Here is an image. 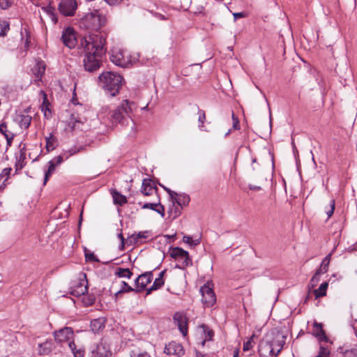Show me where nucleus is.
<instances>
[{"mask_svg":"<svg viewBox=\"0 0 357 357\" xmlns=\"http://www.w3.org/2000/svg\"><path fill=\"white\" fill-rule=\"evenodd\" d=\"M106 23V17L99 10H93L86 13L80 19V26L86 29L99 30Z\"/></svg>","mask_w":357,"mask_h":357,"instance_id":"20e7f679","label":"nucleus"},{"mask_svg":"<svg viewBox=\"0 0 357 357\" xmlns=\"http://www.w3.org/2000/svg\"><path fill=\"white\" fill-rule=\"evenodd\" d=\"M110 192L112 196L113 202H114V204L123 206L127 203V198L126 197V196L121 195L116 190L112 189L110 190Z\"/></svg>","mask_w":357,"mask_h":357,"instance_id":"aec40b11","label":"nucleus"},{"mask_svg":"<svg viewBox=\"0 0 357 357\" xmlns=\"http://www.w3.org/2000/svg\"><path fill=\"white\" fill-rule=\"evenodd\" d=\"M159 204L158 207H155V211L159 213L162 218L165 217V207L163 205L160 204V202H158Z\"/></svg>","mask_w":357,"mask_h":357,"instance_id":"8fccbe9b","label":"nucleus"},{"mask_svg":"<svg viewBox=\"0 0 357 357\" xmlns=\"http://www.w3.org/2000/svg\"><path fill=\"white\" fill-rule=\"evenodd\" d=\"M68 344L69 348L72 351V352H73V351L76 349V345H75L74 341H71V340L68 341Z\"/></svg>","mask_w":357,"mask_h":357,"instance_id":"13d9d810","label":"nucleus"},{"mask_svg":"<svg viewBox=\"0 0 357 357\" xmlns=\"http://www.w3.org/2000/svg\"><path fill=\"white\" fill-rule=\"evenodd\" d=\"M73 335V331L70 327H65L54 332V339L57 342L63 343L68 342Z\"/></svg>","mask_w":357,"mask_h":357,"instance_id":"2eb2a0df","label":"nucleus"},{"mask_svg":"<svg viewBox=\"0 0 357 357\" xmlns=\"http://www.w3.org/2000/svg\"><path fill=\"white\" fill-rule=\"evenodd\" d=\"M125 247V241H121V244L119 245V249L123 250Z\"/></svg>","mask_w":357,"mask_h":357,"instance_id":"0e129e2a","label":"nucleus"},{"mask_svg":"<svg viewBox=\"0 0 357 357\" xmlns=\"http://www.w3.org/2000/svg\"><path fill=\"white\" fill-rule=\"evenodd\" d=\"M26 158L25 153L21 150L20 154L17 159V162L15 163L16 170L22 169L25 165L24 160Z\"/></svg>","mask_w":357,"mask_h":357,"instance_id":"c756f323","label":"nucleus"},{"mask_svg":"<svg viewBox=\"0 0 357 357\" xmlns=\"http://www.w3.org/2000/svg\"><path fill=\"white\" fill-rule=\"evenodd\" d=\"M109 5H116L121 3L123 0H105Z\"/></svg>","mask_w":357,"mask_h":357,"instance_id":"052dcab7","label":"nucleus"},{"mask_svg":"<svg viewBox=\"0 0 357 357\" xmlns=\"http://www.w3.org/2000/svg\"><path fill=\"white\" fill-rule=\"evenodd\" d=\"M233 357H238V351H236Z\"/></svg>","mask_w":357,"mask_h":357,"instance_id":"338daca9","label":"nucleus"},{"mask_svg":"<svg viewBox=\"0 0 357 357\" xmlns=\"http://www.w3.org/2000/svg\"><path fill=\"white\" fill-rule=\"evenodd\" d=\"M105 320L103 318H98L91 321V328L94 333H98L105 328Z\"/></svg>","mask_w":357,"mask_h":357,"instance_id":"4be33fe9","label":"nucleus"},{"mask_svg":"<svg viewBox=\"0 0 357 357\" xmlns=\"http://www.w3.org/2000/svg\"><path fill=\"white\" fill-rule=\"evenodd\" d=\"M133 291H135V289L132 288L127 282L123 281L122 289L119 290L117 294H120L122 292H130Z\"/></svg>","mask_w":357,"mask_h":357,"instance_id":"ea45409f","label":"nucleus"},{"mask_svg":"<svg viewBox=\"0 0 357 357\" xmlns=\"http://www.w3.org/2000/svg\"><path fill=\"white\" fill-rule=\"evenodd\" d=\"M202 301L206 307H212L216 302L215 294L208 284H204L200 289Z\"/></svg>","mask_w":357,"mask_h":357,"instance_id":"6e6552de","label":"nucleus"},{"mask_svg":"<svg viewBox=\"0 0 357 357\" xmlns=\"http://www.w3.org/2000/svg\"><path fill=\"white\" fill-rule=\"evenodd\" d=\"M45 10L46 12L50 15L52 20L53 21L54 23H56L57 22V18L56 17V15L54 13V8L53 7H51V6H48L45 8Z\"/></svg>","mask_w":357,"mask_h":357,"instance_id":"a19ab883","label":"nucleus"},{"mask_svg":"<svg viewBox=\"0 0 357 357\" xmlns=\"http://www.w3.org/2000/svg\"><path fill=\"white\" fill-rule=\"evenodd\" d=\"M111 61L116 66L123 67L125 66L126 62L123 59V56L121 52H119L116 53L113 52L111 55Z\"/></svg>","mask_w":357,"mask_h":357,"instance_id":"5701e85b","label":"nucleus"},{"mask_svg":"<svg viewBox=\"0 0 357 357\" xmlns=\"http://www.w3.org/2000/svg\"><path fill=\"white\" fill-rule=\"evenodd\" d=\"M100 84L105 93L114 97L116 96L122 86L123 77L112 72H105L99 76Z\"/></svg>","mask_w":357,"mask_h":357,"instance_id":"7ed1b4c3","label":"nucleus"},{"mask_svg":"<svg viewBox=\"0 0 357 357\" xmlns=\"http://www.w3.org/2000/svg\"><path fill=\"white\" fill-rule=\"evenodd\" d=\"M328 287V284L327 282H324L322 284H321L318 289L314 290L315 298H317L319 297L325 296L326 294V290Z\"/></svg>","mask_w":357,"mask_h":357,"instance_id":"a878e982","label":"nucleus"},{"mask_svg":"<svg viewBox=\"0 0 357 357\" xmlns=\"http://www.w3.org/2000/svg\"><path fill=\"white\" fill-rule=\"evenodd\" d=\"M153 280V273L151 271L146 272L139 275L135 281V291L140 292L144 290L146 286L151 283Z\"/></svg>","mask_w":357,"mask_h":357,"instance_id":"9d476101","label":"nucleus"},{"mask_svg":"<svg viewBox=\"0 0 357 357\" xmlns=\"http://www.w3.org/2000/svg\"><path fill=\"white\" fill-rule=\"evenodd\" d=\"M48 164V169L45 173L44 185L46 184L47 181L49 179V177L54 173L56 169L55 161H50Z\"/></svg>","mask_w":357,"mask_h":357,"instance_id":"bb28decb","label":"nucleus"},{"mask_svg":"<svg viewBox=\"0 0 357 357\" xmlns=\"http://www.w3.org/2000/svg\"><path fill=\"white\" fill-rule=\"evenodd\" d=\"M202 328L204 329V333L205 335V340L203 341L202 344H204L206 340H211L213 337V331L211 329H209L206 326H202Z\"/></svg>","mask_w":357,"mask_h":357,"instance_id":"473e14b6","label":"nucleus"},{"mask_svg":"<svg viewBox=\"0 0 357 357\" xmlns=\"http://www.w3.org/2000/svg\"><path fill=\"white\" fill-rule=\"evenodd\" d=\"M12 4V0H0V9H7Z\"/></svg>","mask_w":357,"mask_h":357,"instance_id":"c03bdc74","label":"nucleus"},{"mask_svg":"<svg viewBox=\"0 0 357 357\" xmlns=\"http://www.w3.org/2000/svg\"><path fill=\"white\" fill-rule=\"evenodd\" d=\"M164 351L168 355H175L178 357L182 356L185 353L182 345L175 342L167 344Z\"/></svg>","mask_w":357,"mask_h":357,"instance_id":"dca6fc26","label":"nucleus"},{"mask_svg":"<svg viewBox=\"0 0 357 357\" xmlns=\"http://www.w3.org/2000/svg\"><path fill=\"white\" fill-rule=\"evenodd\" d=\"M61 39L63 43L70 49L75 47L77 45L75 33L72 28L68 27L63 30Z\"/></svg>","mask_w":357,"mask_h":357,"instance_id":"9b49d317","label":"nucleus"},{"mask_svg":"<svg viewBox=\"0 0 357 357\" xmlns=\"http://www.w3.org/2000/svg\"><path fill=\"white\" fill-rule=\"evenodd\" d=\"M173 319L182 335L186 336L188 333V318L186 315L182 312H176L174 314Z\"/></svg>","mask_w":357,"mask_h":357,"instance_id":"f8f14e48","label":"nucleus"},{"mask_svg":"<svg viewBox=\"0 0 357 357\" xmlns=\"http://www.w3.org/2000/svg\"><path fill=\"white\" fill-rule=\"evenodd\" d=\"M161 186H162V188H164V189H165V190L169 193V196H170V197H171V199H174V197L176 195H177V193H176V192H175L174 191H172V190H171L170 189H169V188H166V187H165V186H163V185H161Z\"/></svg>","mask_w":357,"mask_h":357,"instance_id":"5fc2aeb1","label":"nucleus"},{"mask_svg":"<svg viewBox=\"0 0 357 357\" xmlns=\"http://www.w3.org/2000/svg\"><path fill=\"white\" fill-rule=\"evenodd\" d=\"M136 108V104L134 102L123 100L121 105L114 110L112 117L115 121L123 124L124 121L131 117V114Z\"/></svg>","mask_w":357,"mask_h":357,"instance_id":"39448f33","label":"nucleus"},{"mask_svg":"<svg viewBox=\"0 0 357 357\" xmlns=\"http://www.w3.org/2000/svg\"><path fill=\"white\" fill-rule=\"evenodd\" d=\"M183 241L185 243L190 245L195 246V245L199 244L200 239L199 238L192 239V238L190 236H184L183 237Z\"/></svg>","mask_w":357,"mask_h":357,"instance_id":"f704fd0d","label":"nucleus"},{"mask_svg":"<svg viewBox=\"0 0 357 357\" xmlns=\"http://www.w3.org/2000/svg\"><path fill=\"white\" fill-rule=\"evenodd\" d=\"M105 38L100 33H91L81 40L85 56L84 66L86 71L93 72L100 68V58L106 52Z\"/></svg>","mask_w":357,"mask_h":357,"instance_id":"f257e3e1","label":"nucleus"},{"mask_svg":"<svg viewBox=\"0 0 357 357\" xmlns=\"http://www.w3.org/2000/svg\"><path fill=\"white\" fill-rule=\"evenodd\" d=\"M10 171H11V168H5L3 169L1 174L0 176H6L7 177H8L10 173Z\"/></svg>","mask_w":357,"mask_h":357,"instance_id":"4d7b16f0","label":"nucleus"},{"mask_svg":"<svg viewBox=\"0 0 357 357\" xmlns=\"http://www.w3.org/2000/svg\"><path fill=\"white\" fill-rule=\"evenodd\" d=\"M55 139L52 135L49 137H46V149L48 151L54 149Z\"/></svg>","mask_w":357,"mask_h":357,"instance_id":"72a5a7b5","label":"nucleus"},{"mask_svg":"<svg viewBox=\"0 0 357 357\" xmlns=\"http://www.w3.org/2000/svg\"><path fill=\"white\" fill-rule=\"evenodd\" d=\"M82 278H79V282L72 288L71 294L75 296H80L85 294L88 291L87 280L85 273H82Z\"/></svg>","mask_w":357,"mask_h":357,"instance_id":"4468645a","label":"nucleus"},{"mask_svg":"<svg viewBox=\"0 0 357 357\" xmlns=\"http://www.w3.org/2000/svg\"><path fill=\"white\" fill-rule=\"evenodd\" d=\"M47 344V343L44 344H40V347L42 348V349H40L39 351L40 354L46 355L50 352L51 349L45 347Z\"/></svg>","mask_w":357,"mask_h":357,"instance_id":"de8ad7c7","label":"nucleus"},{"mask_svg":"<svg viewBox=\"0 0 357 357\" xmlns=\"http://www.w3.org/2000/svg\"><path fill=\"white\" fill-rule=\"evenodd\" d=\"M253 337H254V335L248 341H246L243 343V350L244 351H248L252 349V341Z\"/></svg>","mask_w":357,"mask_h":357,"instance_id":"37998d69","label":"nucleus"},{"mask_svg":"<svg viewBox=\"0 0 357 357\" xmlns=\"http://www.w3.org/2000/svg\"><path fill=\"white\" fill-rule=\"evenodd\" d=\"M322 271H321V268H319V270L317 271V272L315 273V274L313 275V277L311 278L310 281V284L311 285L312 287H314V286H316L317 284V283L319 282V276L322 273Z\"/></svg>","mask_w":357,"mask_h":357,"instance_id":"2f4dec72","label":"nucleus"},{"mask_svg":"<svg viewBox=\"0 0 357 357\" xmlns=\"http://www.w3.org/2000/svg\"><path fill=\"white\" fill-rule=\"evenodd\" d=\"M255 163H257V159L255 158L252 160V168L253 171H257L259 168L257 165H255Z\"/></svg>","mask_w":357,"mask_h":357,"instance_id":"680f3d73","label":"nucleus"},{"mask_svg":"<svg viewBox=\"0 0 357 357\" xmlns=\"http://www.w3.org/2000/svg\"><path fill=\"white\" fill-rule=\"evenodd\" d=\"M312 334L317 338L319 342H328V339L323 329V326L321 323L314 321L313 324V328Z\"/></svg>","mask_w":357,"mask_h":357,"instance_id":"f3484780","label":"nucleus"},{"mask_svg":"<svg viewBox=\"0 0 357 357\" xmlns=\"http://www.w3.org/2000/svg\"><path fill=\"white\" fill-rule=\"evenodd\" d=\"M92 355L93 357H110L112 351L108 342L105 340H102L96 350L92 351Z\"/></svg>","mask_w":357,"mask_h":357,"instance_id":"ddd939ff","label":"nucleus"},{"mask_svg":"<svg viewBox=\"0 0 357 357\" xmlns=\"http://www.w3.org/2000/svg\"><path fill=\"white\" fill-rule=\"evenodd\" d=\"M170 256L175 260L178 261L179 264L176 265L178 268H185L187 266L192 265V260L190 258L188 252L183 249L176 247L169 250Z\"/></svg>","mask_w":357,"mask_h":357,"instance_id":"0eeeda50","label":"nucleus"},{"mask_svg":"<svg viewBox=\"0 0 357 357\" xmlns=\"http://www.w3.org/2000/svg\"><path fill=\"white\" fill-rule=\"evenodd\" d=\"M45 64L43 61H39L37 63L36 66L34 68V74L36 77L38 79H41L42 76L45 73Z\"/></svg>","mask_w":357,"mask_h":357,"instance_id":"393cba45","label":"nucleus"},{"mask_svg":"<svg viewBox=\"0 0 357 357\" xmlns=\"http://www.w3.org/2000/svg\"><path fill=\"white\" fill-rule=\"evenodd\" d=\"M75 357H84V350L82 348L75 349L73 352Z\"/></svg>","mask_w":357,"mask_h":357,"instance_id":"09e8293b","label":"nucleus"},{"mask_svg":"<svg viewBox=\"0 0 357 357\" xmlns=\"http://www.w3.org/2000/svg\"><path fill=\"white\" fill-rule=\"evenodd\" d=\"M230 132H231V130H229V131L227 132V133L225 134V136H227L230 133Z\"/></svg>","mask_w":357,"mask_h":357,"instance_id":"774afa93","label":"nucleus"},{"mask_svg":"<svg viewBox=\"0 0 357 357\" xmlns=\"http://www.w3.org/2000/svg\"><path fill=\"white\" fill-rule=\"evenodd\" d=\"M82 149H84V147L82 146H79V147L75 146L73 148H71L69 149L67 152L68 153V155L66 156V158H68L70 155H73L77 153H79Z\"/></svg>","mask_w":357,"mask_h":357,"instance_id":"79ce46f5","label":"nucleus"},{"mask_svg":"<svg viewBox=\"0 0 357 357\" xmlns=\"http://www.w3.org/2000/svg\"><path fill=\"white\" fill-rule=\"evenodd\" d=\"M172 200V206L168 211L169 216L176 218L181 214V211L183 206H187L190 202L189 195L182 193L176 195Z\"/></svg>","mask_w":357,"mask_h":357,"instance_id":"423d86ee","label":"nucleus"},{"mask_svg":"<svg viewBox=\"0 0 357 357\" xmlns=\"http://www.w3.org/2000/svg\"><path fill=\"white\" fill-rule=\"evenodd\" d=\"M287 335L279 331H273L266 335L265 340L259 345L260 356L269 354L272 357L276 356L285 344Z\"/></svg>","mask_w":357,"mask_h":357,"instance_id":"f03ea898","label":"nucleus"},{"mask_svg":"<svg viewBox=\"0 0 357 357\" xmlns=\"http://www.w3.org/2000/svg\"><path fill=\"white\" fill-rule=\"evenodd\" d=\"M9 30V24L6 21L0 22V36H6V33Z\"/></svg>","mask_w":357,"mask_h":357,"instance_id":"c9c22d12","label":"nucleus"},{"mask_svg":"<svg viewBox=\"0 0 357 357\" xmlns=\"http://www.w3.org/2000/svg\"><path fill=\"white\" fill-rule=\"evenodd\" d=\"M248 188L250 190H254V191H259L261 190L260 186L254 185H251V184L248 185Z\"/></svg>","mask_w":357,"mask_h":357,"instance_id":"bf43d9fd","label":"nucleus"},{"mask_svg":"<svg viewBox=\"0 0 357 357\" xmlns=\"http://www.w3.org/2000/svg\"><path fill=\"white\" fill-rule=\"evenodd\" d=\"M77 3L75 0H61L59 4V12L65 16H73L75 13Z\"/></svg>","mask_w":357,"mask_h":357,"instance_id":"1a4fd4ad","label":"nucleus"},{"mask_svg":"<svg viewBox=\"0 0 357 357\" xmlns=\"http://www.w3.org/2000/svg\"><path fill=\"white\" fill-rule=\"evenodd\" d=\"M335 199H331L330 203H329V208L328 210H326V213L327 214L328 218H330L333 215V214L334 213V210H335Z\"/></svg>","mask_w":357,"mask_h":357,"instance_id":"4c0bfd02","label":"nucleus"},{"mask_svg":"<svg viewBox=\"0 0 357 357\" xmlns=\"http://www.w3.org/2000/svg\"><path fill=\"white\" fill-rule=\"evenodd\" d=\"M245 13L243 12L233 13V16L235 20H236L238 18L245 17Z\"/></svg>","mask_w":357,"mask_h":357,"instance_id":"6e6d98bb","label":"nucleus"},{"mask_svg":"<svg viewBox=\"0 0 357 357\" xmlns=\"http://www.w3.org/2000/svg\"><path fill=\"white\" fill-rule=\"evenodd\" d=\"M63 156L62 155H58L55 158H54L52 160H51L50 161H55V165H59L60 164L62 163L63 162Z\"/></svg>","mask_w":357,"mask_h":357,"instance_id":"864d4df0","label":"nucleus"},{"mask_svg":"<svg viewBox=\"0 0 357 357\" xmlns=\"http://www.w3.org/2000/svg\"><path fill=\"white\" fill-rule=\"evenodd\" d=\"M164 284V280L160 278H156L153 284L149 289H147V294H149L151 291L157 290L161 288Z\"/></svg>","mask_w":357,"mask_h":357,"instance_id":"cd10ccee","label":"nucleus"},{"mask_svg":"<svg viewBox=\"0 0 357 357\" xmlns=\"http://www.w3.org/2000/svg\"><path fill=\"white\" fill-rule=\"evenodd\" d=\"M116 275L119 278H127L129 279L132 275V273L128 268H118Z\"/></svg>","mask_w":357,"mask_h":357,"instance_id":"c85d7f7f","label":"nucleus"},{"mask_svg":"<svg viewBox=\"0 0 357 357\" xmlns=\"http://www.w3.org/2000/svg\"><path fill=\"white\" fill-rule=\"evenodd\" d=\"M0 133L2 134L6 139L7 150L8 147H10L12 144L15 134H13L8 129V126L6 123H2L0 124Z\"/></svg>","mask_w":357,"mask_h":357,"instance_id":"a211bd4d","label":"nucleus"},{"mask_svg":"<svg viewBox=\"0 0 357 357\" xmlns=\"http://www.w3.org/2000/svg\"><path fill=\"white\" fill-rule=\"evenodd\" d=\"M141 192L145 196L151 195L153 192H156V188L153 186L151 179L144 178L143 180Z\"/></svg>","mask_w":357,"mask_h":357,"instance_id":"6ab92c4d","label":"nucleus"},{"mask_svg":"<svg viewBox=\"0 0 357 357\" xmlns=\"http://www.w3.org/2000/svg\"><path fill=\"white\" fill-rule=\"evenodd\" d=\"M84 255L86 261H99V259L95 256V255L88 250L86 248H84Z\"/></svg>","mask_w":357,"mask_h":357,"instance_id":"7c9ffc66","label":"nucleus"},{"mask_svg":"<svg viewBox=\"0 0 357 357\" xmlns=\"http://www.w3.org/2000/svg\"><path fill=\"white\" fill-rule=\"evenodd\" d=\"M165 271L160 272L158 278L163 279V275L165 274Z\"/></svg>","mask_w":357,"mask_h":357,"instance_id":"69168bd1","label":"nucleus"},{"mask_svg":"<svg viewBox=\"0 0 357 357\" xmlns=\"http://www.w3.org/2000/svg\"><path fill=\"white\" fill-rule=\"evenodd\" d=\"M198 121L200 123L199 125V128L204 127V123L206 119V114L205 112L201 109H198Z\"/></svg>","mask_w":357,"mask_h":357,"instance_id":"e433bc0d","label":"nucleus"},{"mask_svg":"<svg viewBox=\"0 0 357 357\" xmlns=\"http://www.w3.org/2000/svg\"><path fill=\"white\" fill-rule=\"evenodd\" d=\"M31 116L28 114H20L17 116V121L21 128L27 129L31 122Z\"/></svg>","mask_w":357,"mask_h":357,"instance_id":"412c9836","label":"nucleus"},{"mask_svg":"<svg viewBox=\"0 0 357 357\" xmlns=\"http://www.w3.org/2000/svg\"><path fill=\"white\" fill-rule=\"evenodd\" d=\"M232 120H233V128L235 130L240 129L239 127V121L237 117L235 116L234 114L232 113Z\"/></svg>","mask_w":357,"mask_h":357,"instance_id":"3c124183","label":"nucleus"},{"mask_svg":"<svg viewBox=\"0 0 357 357\" xmlns=\"http://www.w3.org/2000/svg\"><path fill=\"white\" fill-rule=\"evenodd\" d=\"M158 204L159 203H146L142 205V208L144 209H151L155 211V207H158Z\"/></svg>","mask_w":357,"mask_h":357,"instance_id":"a18cd8bd","label":"nucleus"},{"mask_svg":"<svg viewBox=\"0 0 357 357\" xmlns=\"http://www.w3.org/2000/svg\"><path fill=\"white\" fill-rule=\"evenodd\" d=\"M329 354L330 352L326 348L321 347L319 355H321L323 357H328Z\"/></svg>","mask_w":357,"mask_h":357,"instance_id":"603ef678","label":"nucleus"},{"mask_svg":"<svg viewBox=\"0 0 357 357\" xmlns=\"http://www.w3.org/2000/svg\"><path fill=\"white\" fill-rule=\"evenodd\" d=\"M344 357H357V349L347 350L344 353Z\"/></svg>","mask_w":357,"mask_h":357,"instance_id":"49530a36","label":"nucleus"},{"mask_svg":"<svg viewBox=\"0 0 357 357\" xmlns=\"http://www.w3.org/2000/svg\"><path fill=\"white\" fill-rule=\"evenodd\" d=\"M118 238L121 240V241H125V238H123V234L122 233H119L118 235H117Z\"/></svg>","mask_w":357,"mask_h":357,"instance_id":"e2e57ef3","label":"nucleus"},{"mask_svg":"<svg viewBox=\"0 0 357 357\" xmlns=\"http://www.w3.org/2000/svg\"><path fill=\"white\" fill-rule=\"evenodd\" d=\"M130 357H151V356L146 351H132Z\"/></svg>","mask_w":357,"mask_h":357,"instance_id":"58836bf2","label":"nucleus"},{"mask_svg":"<svg viewBox=\"0 0 357 357\" xmlns=\"http://www.w3.org/2000/svg\"><path fill=\"white\" fill-rule=\"evenodd\" d=\"M149 232L148 231H139L137 234H133L129 237L130 241L134 244L138 243L141 238H147L149 236Z\"/></svg>","mask_w":357,"mask_h":357,"instance_id":"b1692460","label":"nucleus"}]
</instances>
